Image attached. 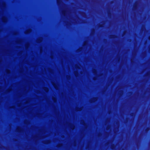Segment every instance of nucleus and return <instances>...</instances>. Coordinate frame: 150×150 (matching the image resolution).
<instances>
[{"mask_svg":"<svg viewBox=\"0 0 150 150\" xmlns=\"http://www.w3.org/2000/svg\"><path fill=\"white\" fill-rule=\"evenodd\" d=\"M45 91H46L47 92L48 91V89L47 88V89H46V90H45Z\"/></svg>","mask_w":150,"mask_h":150,"instance_id":"nucleus-1","label":"nucleus"},{"mask_svg":"<svg viewBox=\"0 0 150 150\" xmlns=\"http://www.w3.org/2000/svg\"><path fill=\"white\" fill-rule=\"evenodd\" d=\"M29 32H30V30H29Z\"/></svg>","mask_w":150,"mask_h":150,"instance_id":"nucleus-2","label":"nucleus"},{"mask_svg":"<svg viewBox=\"0 0 150 150\" xmlns=\"http://www.w3.org/2000/svg\"><path fill=\"white\" fill-rule=\"evenodd\" d=\"M149 39L150 40V37H149Z\"/></svg>","mask_w":150,"mask_h":150,"instance_id":"nucleus-3","label":"nucleus"}]
</instances>
